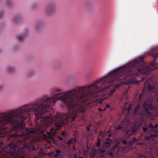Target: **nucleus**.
<instances>
[{"instance_id":"ea45409f","label":"nucleus","mask_w":158,"mask_h":158,"mask_svg":"<svg viewBox=\"0 0 158 158\" xmlns=\"http://www.w3.org/2000/svg\"><path fill=\"white\" fill-rule=\"evenodd\" d=\"M106 144H109V142L107 141V142H106Z\"/></svg>"},{"instance_id":"6e6552de","label":"nucleus","mask_w":158,"mask_h":158,"mask_svg":"<svg viewBox=\"0 0 158 158\" xmlns=\"http://www.w3.org/2000/svg\"><path fill=\"white\" fill-rule=\"evenodd\" d=\"M157 134H151L149 136H145L144 137V142H141V143H138V145H143L144 146H147V144H150L151 143V141L153 140L154 139L155 137L157 136Z\"/></svg>"},{"instance_id":"58836bf2","label":"nucleus","mask_w":158,"mask_h":158,"mask_svg":"<svg viewBox=\"0 0 158 158\" xmlns=\"http://www.w3.org/2000/svg\"><path fill=\"white\" fill-rule=\"evenodd\" d=\"M106 106L107 107H109V104H107Z\"/></svg>"},{"instance_id":"49530a36","label":"nucleus","mask_w":158,"mask_h":158,"mask_svg":"<svg viewBox=\"0 0 158 158\" xmlns=\"http://www.w3.org/2000/svg\"><path fill=\"white\" fill-rule=\"evenodd\" d=\"M126 104H127V102H126Z\"/></svg>"},{"instance_id":"a211bd4d","label":"nucleus","mask_w":158,"mask_h":158,"mask_svg":"<svg viewBox=\"0 0 158 158\" xmlns=\"http://www.w3.org/2000/svg\"><path fill=\"white\" fill-rule=\"evenodd\" d=\"M61 153V151L58 149H57L56 151V153L54 154V156L55 157H57Z\"/></svg>"},{"instance_id":"a19ab883","label":"nucleus","mask_w":158,"mask_h":158,"mask_svg":"<svg viewBox=\"0 0 158 158\" xmlns=\"http://www.w3.org/2000/svg\"><path fill=\"white\" fill-rule=\"evenodd\" d=\"M76 132H75V133H74L73 134V135H76Z\"/></svg>"},{"instance_id":"f3484780","label":"nucleus","mask_w":158,"mask_h":158,"mask_svg":"<svg viewBox=\"0 0 158 158\" xmlns=\"http://www.w3.org/2000/svg\"><path fill=\"white\" fill-rule=\"evenodd\" d=\"M20 20V17L18 16H16L15 17L14 21L16 23H18V21H19Z\"/></svg>"},{"instance_id":"f257e3e1","label":"nucleus","mask_w":158,"mask_h":158,"mask_svg":"<svg viewBox=\"0 0 158 158\" xmlns=\"http://www.w3.org/2000/svg\"><path fill=\"white\" fill-rule=\"evenodd\" d=\"M109 88V74L89 85L77 87L66 93L56 89L51 97H44L30 104L17 109L0 113V131L23 136L24 138L42 133L47 140L56 134L68 122L78 117V113L85 114L94 104L99 106L106 99L105 95L89 102L92 98L102 96Z\"/></svg>"},{"instance_id":"e433bc0d","label":"nucleus","mask_w":158,"mask_h":158,"mask_svg":"<svg viewBox=\"0 0 158 158\" xmlns=\"http://www.w3.org/2000/svg\"><path fill=\"white\" fill-rule=\"evenodd\" d=\"M109 143H110L111 141V140L109 139ZM110 146V145L109 144V147Z\"/></svg>"},{"instance_id":"37998d69","label":"nucleus","mask_w":158,"mask_h":158,"mask_svg":"<svg viewBox=\"0 0 158 158\" xmlns=\"http://www.w3.org/2000/svg\"><path fill=\"white\" fill-rule=\"evenodd\" d=\"M109 137H110L111 136V135L110 134H109Z\"/></svg>"},{"instance_id":"9b49d317","label":"nucleus","mask_w":158,"mask_h":158,"mask_svg":"<svg viewBox=\"0 0 158 158\" xmlns=\"http://www.w3.org/2000/svg\"><path fill=\"white\" fill-rule=\"evenodd\" d=\"M77 139L76 136H75L74 138H71L68 141H65V143L69 147L70 146V145L71 144H75L77 141Z\"/></svg>"},{"instance_id":"20e7f679","label":"nucleus","mask_w":158,"mask_h":158,"mask_svg":"<svg viewBox=\"0 0 158 158\" xmlns=\"http://www.w3.org/2000/svg\"><path fill=\"white\" fill-rule=\"evenodd\" d=\"M153 79L152 78H149L146 80L144 85V88L142 89V92L139 94V100H142V98L145 94V89H148V92L152 93L155 91V87L153 85Z\"/></svg>"},{"instance_id":"4468645a","label":"nucleus","mask_w":158,"mask_h":158,"mask_svg":"<svg viewBox=\"0 0 158 158\" xmlns=\"http://www.w3.org/2000/svg\"><path fill=\"white\" fill-rule=\"evenodd\" d=\"M102 131H100L99 136L98 139L97 144L96 145V146L97 147H99L100 145L101 140H100L99 138H100V135H101L102 134Z\"/></svg>"},{"instance_id":"cd10ccee","label":"nucleus","mask_w":158,"mask_h":158,"mask_svg":"<svg viewBox=\"0 0 158 158\" xmlns=\"http://www.w3.org/2000/svg\"><path fill=\"white\" fill-rule=\"evenodd\" d=\"M87 131H89L90 130V127H87Z\"/></svg>"},{"instance_id":"4be33fe9","label":"nucleus","mask_w":158,"mask_h":158,"mask_svg":"<svg viewBox=\"0 0 158 158\" xmlns=\"http://www.w3.org/2000/svg\"><path fill=\"white\" fill-rule=\"evenodd\" d=\"M151 155L152 156L151 158H154L152 157V154H151ZM138 158H147L145 156H142V155H139V157Z\"/></svg>"},{"instance_id":"c756f323","label":"nucleus","mask_w":158,"mask_h":158,"mask_svg":"<svg viewBox=\"0 0 158 158\" xmlns=\"http://www.w3.org/2000/svg\"><path fill=\"white\" fill-rule=\"evenodd\" d=\"M3 144V143L2 142H0V147Z\"/></svg>"},{"instance_id":"f704fd0d","label":"nucleus","mask_w":158,"mask_h":158,"mask_svg":"<svg viewBox=\"0 0 158 158\" xmlns=\"http://www.w3.org/2000/svg\"><path fill=\"white\" fill-rule=\"evenodd\" d=\"M88 127H91V124H89V125L88 126Z\"/></svg>"},{"instance_id":"c03bdc74","label":"nucleus","mask_w":158,"mask_h":158,"mask_svg":"<svg viewBox=\"0 0 158 158\" xmlns=\"http://www.w3.org/2000/svg\"><path fill=\"white\" fill-rule=\"evenodd\" d=\"M109 133V130L108 131H107V133Z\"/></svg>"},{"instance_id":"9d476101","label":"nucleus","mask_w":158,"mask_h":158,"mask_svg":"<svg viewBox=\"0 0 158 158\" xmlns=\"http://www.w3.org/2000/svg\"><path fill=\"white\" fill-rule=\"evenodd\" d=\"M128 124L127 122H122L121 123L116 127V130H119L122 128H125L127 127Z\"/></svg>"},{"instance_id":"72a5a7b5","label":"nucleus","mask_w":158,"mask_h":158,"mask_svg":"<svg viewBox=\"0 0 158 158\" xmlns=\"http://www.w3.org/2000/svg\"><path fill=\"white\" fill-rule=\"evenodd\" d=\"M2 88V86L1 85H0V90Z\"/></svg>"},{"instance_id":"a878e982","label":"nucleus","mask_w":158,"mask_h":158,"mask_svg":"<svg viewBox=\"0 0 158 158\" xmlns=\"http://www.w3.org/2000/svg\"><path fill=\"white\" fill-rule=\"evenodd\" d=\"M75 144H73V151H76V149L75 148Z\"/></svg>"},{"instance_id":"ddd939ff","label":"nucleus","mask_w":158,"mask_h":158,"mask_svg":"<svg viewBox=\"0 0 158 158\" xmlns=\"http://www.w3.org/2000/svg\"><path fill=\"white\" fill-rule=\"evenodd\" d=\"M139 126H138L136 124H134L132 127L131 130L133 131V132H135L138 129Z\"/></svg>"},{"instance_id":"473e14b6","label":"nucleus","mask_w":158,"mask_h":158,"mask_svg":"<svg viewBox=\"0 0 158 158\" xmlns=\"http://www.w3.org/2000/svg\"><path fill=\"white\" fill-rule=\"evenodd\" d=\"M111 74L110 73H109V83H110V76L111 75Z\"/></svg>"},{"instance_id":"de8ad7c7","label":"nucleus","mask_w":158,"mask_h":158,"mask_svg":"<svg viewBox=\"0 0 158 158\" xmlns=\"http://www.w3.org/2000/svg\"><path fill=\"white\" fill-rule=\"evenodd\" d=\"M109 133H110V130H109Z\"/></svg>"},{"instance_id":"79ce46f5","label":"nucleus","mask_w":158,"mask_h":158,"mask_svg":"<svg viewBox=\"0 0 158 158\" xmlns=\"http://www.w3.org/2000/svg\"><path fill=\"white\" fill-rule=\"evenodd\" d=\"M145 80V78H143L142 81H144Z\"/></svg>"},{"instance_id":"412c9836","label":"nucleus","mask_w":158,"mask_h":158,"mask_svg":"<svg viewBox=\"0 0 158 158\" xmlns=\"http://www.w3.org/2000/svg\"><path fill=\"white\" fill-rule=\"evenodd\" d=\"M115 91V89H113L111 91L109 92V96L112 94Z\"/></svg>"},{"instance_id":"f03ea898","label":"nucleus","mask_w":158,"mask_h":158,"mask_svg":"<svg viewBox=\"0 0 158 158\" xmlns=\"http://www.w3.org/2000/svg\"><path fill=\"white\" fill-rule=\"evenodd\" d=\"M2 137H5L8 135L7 140L12 141L5 148V152L2 153L0 158H25L27 152V149L29 151H35L34 144L35 140L32 137L24 138L23 136L11 133H4Z\"/></svg>"},{"instance_id":"39448f33","label":"nucleus","mask_w":158,"mask_h":158,"mask_svg":"<svg viewBox=\"0 0 158 158\" xmlns=\"http://www.w3.org/2000/svg\"><path fill=\"white\" fill-rule=\"evenodd\" d=\"M56 5L54 2L50 3L47 5L45 8V15L49 17L53 15L55 11Z\"/></svg>"},{"instance_id":"1a4fd4ad","label":"nucleus","mask_w":158,"mask_h":158,"mask_svg":"<svg viewBox=\"0 0 158 158\" xmlns=\"http://www.w3.org/2000/svg\"><path fill=\"white\" fill-rule=\"evenodd\" d=\"M134 133L135 132H133V131L131 130L127 131L126 132L125 136L121 138L119 142H122L123 144H127V142L126 140L132 134Z\"/></svg>"},{"instance_id":"7c9ffc66","label":"nucleus","mask_w":158,"mask_h":158,"mask_svg":"<svg viewBox=\"0 0 158 158\" xmlns=\"http://www.w3.org/2000/svg\"><path fill=\"white\" fill-rule=\"evenodd\" d=\"M112 154V153L109 151V156H111Z\"/></svg>"},{"instance_id":"bb28decb","label":"nucleus","mask_w":158,"mask_h":158,"mask_svg":"<svg viewBox=\"0 0 158 158\" xmlns=\"http://www.w3.org/2000/svg\"><path fill=\"white\" fill-rule=\"evenodd\" d=\"M131 106H130L127 109V111L128 112L131 109Z\"/></svg>"},{"instance_id":"c85d7f7f","label":"nucleus","mask_w":158,"mask_h":158,"mask_svg":"<svg viewBox=\"0 0 158 158\" xmlns=\"http://www.w3.org/2000/svg\"><path fill=\"white\" fill-rule=\"evenodd\" d=\"M3 15V12H1L0 13V17H1V16H2V15Z\"/></svg>"},{"instance_id":"f8f14e48","label":"nucleus","mask_w":158,"mask_h":158,"mask_svg":"<svg viewBox=\"0 0 158 158\" xmlns=\"http://www.w3.org/2000/svg\"><path fill=\"white\" fill-rule=\"evenodd\" d=\"M138 139L136 138H133L132 140L131 141H130L127 144H128L131 147L133 145V143H136L138 142Z\"/></svg>"},{"instance_id":"393cba45","label":"nucleus","mask_w":158,"mask_h":158,"mask_svg":"<svg viewBox=\"0 0 158 158\" xmlns=\"http://www.w3.org/2000/svg\"><path fill=\"white\" fill-rule=\"evenodd\" d=\"M58 138L60 140H64V139H63L62 137H61L60 136H59L58 137Z\"/></svg>"},{"instance_id":"aec40b11","label":"nucleus","mask_w":158,"mask_h":158,"mask_svg":"<svg viewBox=\"0 0 158 158\" xmlns=\"http://www.w3.org/2000/svg\"><path fill=\"white\" fill-rule=\"evenodd\" d=\"M9 72L10 73H12L14 70V68L12 67H10L8 68V69Z\"/></svg>"},{"instance_id":"a18cd8bd","label":"nucleus","mask_w":158,"mask_h":158,"mask_svg":"<svg viewBox=\"0 0 158 158\" xmlns=\"http://www.w3.org/2000/svg\"><path fill=\"white\" fill-rule=\"evenodd\" d=\"M79 158H83L82 157H80Z\"/></svg>"},{"instance_id":"09e8293b","label":"nucleus","mask_w":158,"mask_h":158,"mask_svg":"<svg viewBox=\"0 0 158 158\" xmlns=\"http://www.w3.org/2000/svg\"><path fill=\"white\" fill-rule=\"evenodd\" d=\"M36 158H39L38 157H36Z\"/></svg>"},{"instance_id":"c9c22d12","label":"nucleus","mask_w":158,"mask_h":158,"mask_svg":"<svg viewBox=\"0 0 158 158\" xmlns=\"http://www.w3.org/2000/svg\"><path fill=\"white\" fill-rule=\"evenodd\" d=\"M99 115H100V117H102V113H100L99 114Z\"/></svg>"},{"instance_id":"423d86ee","label":"nucleus","mask_w":158,"mask_h":158,"mask_svg":"<svg viewBox=\"0 0 158 158\" xmlns=\"http://www.w3.org/2000/svg\"><path fill=\"white\" fill-rule=\"evenodd\" d=\"M143 107L145 112L149 116L152 115V114L150 111L156 110V108L153 105L152 103L149 102H144Z\"/></svg>"},{"instance_id":"4c0bfd02","label":"nucleus","mask_w":158,"mask_h":158,"mask_svg":"<svg viewBox=\"0 0 158 158\" xmlns=\"http://www.w3.org/2000/svg\"><path fill=\"white\" fill-rule=\"evenodd\" d=\"M106 140L107 141H109V137L107 138Z\"/></svg>"},{"instance_id":"b1692460","label":"nucleus","mask_w":158,"mask_h":158,"mask_svg":"<svg viewBox=\"0 0 158 158\" xmlns=\"http://www.w3.org/2000/svg\"><path fill=\"white\" fill-rule=\"evenodd\" d=\"M61 134V135L64 136H66L67 135V134L64 131H62Z\"/></svg>"},{"instance_id":"2f4dec72","label":"nucleus","mask_w":158,"mask_h":158,"mask_svg":"<svg viewBox=\"0 0 158 158\" xmlns=\"http://www.w3.org/2000/svg\"><path fill=\"white\" fill-rule=\"evenodd\" d=\"M101 152L102 153H104L105 152V151L104 150H102L101 151Z\"/></svg>"},{"instance_id":"7ed1b4c3","label":"nucleus","mask_w":158,"mask_h":158,"mask_svg":"<svg viewBox=\"0 0 158 158\" xmlns=\"http://www.w3.org/2000/svg\"><path fill=\"white\" fill-rule=\"evenodd\" d=\"M151 55L156 59L158 56V47L155 48L150 53ZM155 59L148 65L143 61V58L139 59V73L148 74L150 71L158 69V63L155 62Z\"/></svg>"},{"instance_id":"0eeeda50","label":"nucleus","mask_w":158,"mask_h":158,"mask_svg":"<svg viewBox=\"0 0 158 158\" xmlns=\"http://www.w3.org/2000/svg\"><path fill=\"white\" fill-rule=\"evenodd\" d=\"M145 125L143 127V130L145 132L151 133L154 132L155 133L158 132V124L155 126L153 125L151 123L148 125L147 127H145Z\"/></svg>"},{"instance_id":"5701e85b","label":"nucleus","mask_w":158,"mask_h":158,"mask_svg":"<svg viewBox=\"0 0 158 158\" xmlns=\"http://www.w3.org/2000/svg\"><path fill=\"white\" fill-rule=\"evenodd\" d=\"M98 110L100 111V112H101V111H104L106 109V107H105L104 109H101V108H98Z\"/></svg>"},{"instance_id":"6ab92c4d","label":"nucleus","mask_w":158,"mask_h":158,"mask_svg":"<svg viewBox=\"0 0 158 158\" xmlns=\"http://www.w3.org/2000/svg\"><path fill=\"white\" fill-rule=\"evenodd\" d=\"M139 109V106H137L135 108L134 110V112L135 114H137L138 110Z\"/></svg>"},{"instance_id":"dca6fc26","label":"nucleus","mask_w":158,"mask_h":158,"mask_svg":"<svg viewBox=\"0 0 158 158\" xmlns=\"http://www.w3.org/2000/svg\"><path fill=\"white\" fill-rule=\"evenodd\" d=\"M26 37V36L20 35L17 36V39L19 41H22Z\"/></svg>"},{"instance_id":"2eb2a0df","label":"nucleus","mask_w":158,"mask_h":158,"mask_svg":"<svg viewBox=\"0 0 158 158\" xmlns=\"http://www.w3.org/2000/svg\"><path fill=\"white\" fill-rule=\"evenodd\" d=\"M42 22L38 21L35 24V27L37 29H38L39 28L42 27Z\"/></svg>"}]
</instances>
